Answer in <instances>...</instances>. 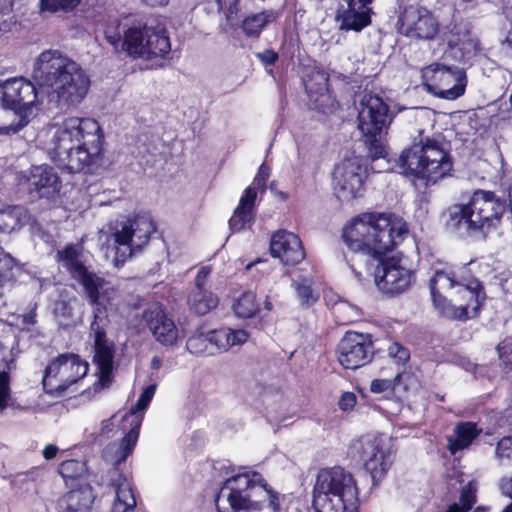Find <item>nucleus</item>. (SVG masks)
I'll return each instance as SVG.
<instances>
[{"label":"nucleus","instance_id":"obj_1","mask_svg":"<svg viewBox=\"0 0 512 512\" xmlns=\"http://www.w3.org/2000/svg\"><path fill=\"white\" fill-rule=\"evenodd\" d=\"M408 233L407 223L393 213L364 212L353 217L342 229L348 250L378 260L374 277L385 294H399L411 284L412 271L402 267L400 260L385 254L393 251Z\"/></svg>","mask_w":512,"mask_h":512},{"label":"nucleus","instance_id":"obj_2","mask_svg":"<svg viewBox=\"0 0 512 512\" xmlns=\"http://www.w3.org/2000/svg\"><path fill=\"white\" fill-rule=\"evenodd\" d=\"M104 132L88 117H68L46 145L51 162L68 173L93 174L104 156Z\"/></svg>","mask_w":512,"mask_h":512},{"label":"nucleus","instance_id":"obj_3","mask_svg":"<svg viewBox=\"0 0 512 512\" xmlns=\"http://www.w3.org/2000/svg\"><path fill=\"white\" fill-rule=\"evenodd\" d=\"M507 210V199L491 190L475 189L467 203L449 206L441 217L447 231L486 240L491 232L500 228Z\"/></svg>","mask_w":512,"mask_h":512},{"label":"nucleus","instance_id":"obj_4","mask_svg":"<svg viewBox=\"0 0 512 512\" xmlns=\"http://www.w3.org/2000/svg\"><path fill=\"white\" fill-rule=\"evenodd\" d=\"M33 77L39 86L52 90L58 105H78L90 88V78L83 68L57 50H47L39 55Z\"/></svg>","mask_w":512,"mask_h":512},{"label":"nucleus","instance_id":"obj_5","mask_svg":"<svg viewBox=\"0 0 512 512\" xmlns=\"http://www.w3.org/2000/svg\"><path fill=\"white\" fill-rule=\"evenodd\" d=\"M397 163L405 177L425 188L451 176L454 169L449 143L435 136L419 135L401 152Z\"/></svg>","mask_w":512,"mask_h":512},{"label":"nucleus","instance_id":"obj_6","mask_svg":"<svg viewBox=\"0 0 512 512\" xmlns=\"http://www.w3.org/2000/svg\"><path fill=\"white\" fill-rule=\"evenodd\" d=\"M318 512H359V489L353 475L340 466L321 469L313 489Z\"/></svg>","mask_w":512,"mask_h":512},{"label":"nucleus","instance_id":"obj_7","mask_svg":"<svg viewBox=\"0 0 512 512\" xmlns=\"http://www.w3.org/2000/svg\"><path fill=\"white\" fill-rule=\"evenodd\" d=\"M141 425V417L135 413H125L121 418L119 429L124 436L115 451V466L107 473L109 486L115 492L111 512H129L134 510L137 505L131 481L119 470L118 466L133 453L139 439Z\"/></svg>","mask_w":512,"mask_h":512},{"label":"nucleus","instance_id":"obj_8","mask_svg":"<svg viewBox=\"0 0 512 512\" xmlns=\"http://www.w3.org/2000/svg\"><path fill=\"white\" fill-rule=\"evenodd\" d=\"M37 98L36 86L24 77L0 82V135L15 134L27 126Z\"/></svg>","mask_w":512,"mask_h":512},{"label":"nucleus","instance_id":"obj_9","mask_svg":"<svg viewBox=\"0 0 512 512\" xmlns=\"http://www.w3.org/2000/svg\"><path fill=\"white\" fill-rule=\"evenodd\" d=\"M358 128L364 138L368 156L374 162L388 156L383 135L387 134L393 115L388 103L379 95L365 93L360 102Z\"/></svg>","mask_w":512,"mask_h":512},{"label":"nucleus","instance_id":"obj_10","mask_svg":"<svg viewBox=\"0 0 512 512\" xmlns=\"http://www.w3.org/2000/svg\"><path fill=\"white\" fill-rule=\"evenodd\" d=\"M88 364L79 355L63 353L52 359L46 366L42 378L46 394L60 397L68 388L82 379L88 372Z\"/></svg>","mask_w":512,"mask_h":512},{"label":"nucleus","instance_id":"obj_11","mask_svg":"<svg viewBox=\"0 0 512 512\" xmlns=\"http://www.w3.org/2000/svg\"><path fill=\"white\" fill-rule=\"evenodd\" d=\"M422 84L431 94L455 100L465 93L467 78L464 67L432 63L421 69Z\"/></svg>","mask_w":512,"mask_h":512},{"label":"nucleus","instance_id":"obj_12","mask_svg":"<svg viewBox=\"0 0 512 512\" xmlns=\"http://www.w3.org/2000/svg\"><path fill=\"white\" fill-rule=\"evenodd\" d=\"M80 252L74 244L66 245L56 253V261L62 263L71 277L82 286L89 305H96L105 299V279L90 271L79 259Z\"/></svg>","mask_w":512,"mask_h":512},{"label":"nucleus","instance_id":"obj_13","mask_svg":"<svg viewBox=\"0 0 512 512\" xmlns=\"http://www.w3.org/2000/svg\"><path fill=\"white\" fill-rule=\"evenodd\" d=\"M376 353L375 340L370 333L346 331L340 339L336 356L344 369L356 370L369 364Z\"/></svg>","mask_w":512,"mask_h":512},{"label":"nucleus","instance_id":"obj_14","mask_svg":"<svg viewBox=\"0 0 512 512\" xmlns=\"http://www.w3.org/2000/svg\"><path fill=\"white\" fill-rule=\"evenodd\" d=\"M441 41L446 45L443 59L456 65H471L481 51L480 41L460 24L447 25L441 34Z\"/></svg>","mask_w":512,"mask_h":512},{"label":"nucleus","instance_id":"obj_15","mask_svg":"<svg viewBox=\"0 0 512 512\" xmlns=\"http://www.w3.org/2000/svg\"><path fill=\"white\" fill-rule=\"evenodd\" d=\"M397 26L400 34L417 40H434L440 32L438 18L419 4L405 6L398 17Z\"/></svg>","mask_w":512,"mask_h":512},{"label":"nucleus","instance_id":"obj_16","mask_svg":"<svg viewBox=\"0 0 512 512\" xmlns=\"http://www.w3.org/2000/svg\"><path fill=\"white\" fill-rule=\"evenodd\" d=\"M333 182L334 192L341 201L349 202L364 194L362 167L354 160L344 159L336 165Z\"/></svg>","mask_w":512,"mask_h":512},{"label":"nucleus","instance_id":"obj_17","mask_svg":"<svg viewBox=\"0 0 512 512\" xmlns=\"http://www.w3.org/2000/svg\"><path fill=\"white\" fill-rule=\"evenodd\" d=\"M19 181L26 186L33 199H52L61 188L58 174L47 164L32 165L27 172L21 174Z\"/></svg>","mask_w":512,"mask_h":512},{"label":"nucleus","instance_id":"obj_18","mask_svg":"<svg viewBox=\"0 0 512 512\" xmlns=\"http://www.w3.org/2000/svg\"><path fill=\"white\" fill-rule=\"evenodd\" d=\"M455 286H461L469 293L470 301L474 303L472 307L473 317L478 316L486 299V294L482 283L477 278L465 282L464 278L457 279L453 271L437 270L429 281L430 292L442 293Z\"/></svg>","mask_w":512,"mask_h":512},{"label":"nucleus","instance_id":"obj_19","mask_svg":"<svg viewBox=\"0 0 512 512\" xmlns=\"http://www.w3.org/2000/svg\"><path fill=\"white\" fill-rule=\"evenodd\" d=\"M105 299H100L98 304L90 305L93 309V320L90 329L94 335L93 362L98 364H114L115 344L107 338L105 323L107 319V307Z\"/></svg>","mask_w":512,"mask_h":512},{"label":"nucleus","instance_id":"obj_20","mask_svg":"<svg viewBox=\"0 0 512 512\" xmlns=\"http://www.w3.org/2000/svg\"><path fill=\"white\" fill-rule=\"evenodd\" d=\"M210 274L211 268L209 266L201 267L194 278L193 287L187 297L189 311L197 316L208 314L219 304L218 296L211 291L209 286Z\"/></svg>","mask_w":512,"mask_h":512},{"label":"nucleus","instance_id":"obj_21","mask_svg":"<svg viewBox=\"0 0 512 512\" xmlns=\"http://www.w3.org/2000/svg\"><path fill=\"white\" fill-rule=\"evenodd\" d=\"M358 454L364 462V468L369 472L373 486H377L386 476L390 464L389 455L383 451L377 438L363 439L359 442Z\"/></svg>","mask_w":512,"mask_h":512},{"label":"nucleus","instance_id":"obj_22","mask_svg":"<svg viewBox=\"0 0 512 512\" xmlns=\"http://www.w3.org/2000/svg\"><path fill=\"white\" fill-rule=\"evenodd\" d=\"M270 253L272 257L279 258L286 266H296L306 257L300 237L285 230H279L272 235Z\"/></svg>","mask_w":512,"mask_h":512},{"label":"nucleus","instance_id":"obj_23","mask_svg":"<svg viewBox=\"0 0 512 512\" xmlns=\"http://www.w3.org/2000/svg\"><path fill=\"white\" fill-rule=\"evenodd\" d=\"M147 326L155 340L163 346L171 347L177 344L179 330L172 317L168 316L161 307L145 311Z\"/></svg>","mask_w":512,"mask_h":512},{"label":"nucleus","instance_id":"obj_24","mask_svg":"<svg viewBox=\"0 0 512 512\" xmlns=\"http://www.w3.org/2000/svg\"><path fill=\"white\" fill-rule=\"evenodd\" d=\"M416 381L413 373L408 371H397L391 377L376 378L371 381L370 391L373 394H383L389 399L395 395L407 393Z\"/></svg>","mask_w":512,"mask_h":512},{"label":"nucleus","instance_id":"obj_25","mask_svg":"<svg viewBox=\"0 0 512 512\" xmlns=\"http://www.w3.org/2000/svg\"><path fill=\"white\" fill-rule=\"evenodd\" d=\"M257 192L251 186L247 187L240 200L238 206L229 219V228L232 233H238L247 227H251L255 221V202Z\"/></svg>","mask_w":512,"mask_h":512},{"label":"nucleus","instance_id":"obj_26","mask_svg":"<svg viewBox=\"0 0 512 512\" xmlns=\"http://www.w3.org/2000/svg\"><path fill=\"white\" fill-rule=\"evenodd\" d=\"M95 500L92 487L89 484L78 485L68 491L60 501L63 512H90Z\"/></svg>","mask_w":512,"mask_h":512},{"label":"nucleus","instance_id":"obj_27","mask_svg":"<svg viewBox=\"0 0 512 512\" xmlns=\"http://www.w3.org/2000/svg\"><path fill=\"white\" fill-rule=\"evenodd\" d=\"M282 15L280 10L265 9L259 13H252L244 17L240 28L247 38L258 39L263 30Z\"/></svg>","mask_w":512,"mask_h":512},{"label":"nucleus","instance_id":"obj_28","mask_svg":"<svg viewBox=\"0 0 512 512\" xmlns=\"http://www.w3.org/2000/svg\"><path fill=\"white\" fill-rule=\"evenodd\" d=\"M207 333L209 340H211L213 355L228 351L235 345L243 344L249 337L245 330H233L231 328H219Z\"/></svg>","mask_w":512,"mask_h":512},{"label":"nucleus","instance_id":"obj_29","mask_svg":"<svg viewBox=\"0 0 512 512\" xmlns=\"http://www.w3.org/2000/svg\"><path fill=\"white\" fill-rule=\"evenodd\" d=\"M481 432L482 430L474 422L464 421L457 423L454 428L455 436L447 438L449 452L454 455L458 451L468 448Z\"/></svg>","mask_w":512,"mask_h":512},{"label":"nucleus","instance_id":"obj_30","mask_svg":"<svg viewBox=\"0 0 512 512\" xmlns=\"http://www.w3.org/2000/svg\"><path fill=\"white\" fill-rule=\"evenodd\" d=\"M146 35L145 55L146 59L165 58L171 51L170 38L165 28L148 26Z\"/></svg>","mask_w":512,"mask_h":512},{"label":"nucleus","instance_id":"obj_31","mask_svg":"<svg viewBox=\"0 0 512 512\" xmlns=\"http://www.w3.org/2000/svg\"><path fill=\"white\" fill-rule=\"evenodd\" d=\"M477 492V484L474 481H469L461 487L459 501L448 505L444 512H489V506L478 505L474 507L478 500Z\"/></svg>","mask_w":512,"mask_h":512},{"label":"nucleus","instance_id":"obj_32","mask_svg":"<svg viewBox=\"0 0 512 512\" xmlns=\"http://www.w3.org/2000/svg\"><path fill=\"white\" fill-rule=\"evenodd\" d=\"M433 305L439 311V313L448 319L451 320H460L466 321L473 317V314L470 315L469 308L472 309L474 303L470 301L466 305H462L460 307L453 306L448 299L439 292H431Z\"/></svg>","mask_w":512,"mask_h":512},{"label":"nucleus","instance_id":"obj_33","mask_svg":"<svg viewBox=\"0 0 512 512\" xmlns=\"http://www.w3.org/2000/svg\"><path fill=\"white\" fill-rule=\"evenodd\" d=\"M148 26L143 25L142 27L132 26L129 27L123 36L122 48L127 52L128 55L133 57L144 58L145 46H146V35Z\"/></svg>","mask_w":512,"mask_h":512},{"label":"nucleus","instance_id":"obj_34","mask_svg":"<svg viewBox=\"0 0 512 512\" xmlns=\"http://www.w3.org/2000/svg\"><path fill=\"white\" fill-rule=\"evenodd\" d=\"M114 244L116 246V258L122 262L129 259L135 248L132 245L133 241V226L129 221V218L122 223L121 229L116 230L113 234Z\"/></svg>","mask_w":512,"mask_h":512},{"label":"nucleus","instance_id":"obj_35","mask_svg":"<svg viewBox=\"0 0 512 512\" xmlns=\"http://www.w3.org/2000/svg\"><path fill=\"white\" fill-rule=\"evenodd\" d=\"M304 86L310 98L313 95L323 96L328 91L329 74L321 67H314L306 75Z\"/></svg>","mask_w":512,"mask_h":512},{"label":"nucleus","instance_id":"obj_36","mask_svg":"<svg viewBox=\"0 0 512 512\" xmlns=\"http://www.w3.org/2000/svg\"><path fill=\"white\" fill-rule=\"evenodd\" d=\"M133 226V235L137 239V248H142L148 244L152 234L156 232V224L154 221L145 215H137L133 218H129Z\"/></svg>","mask_w":512,"mask_h":512},{"label":"nucleus","instance_id":"obj_37","mask_svg":"<svg viewBox=\"0 0 512 512\" xmlns=\"http://www.w3.org/2000/svg\"><path fill=\"white\" fill-rule=\"evenodd\" d=\"M259 310L256 294L250 291L242 293L233 304L235 315L243 319L254 317Z\"/></svg>","mask_w":512,"mask_h":512},{"label":"nucleus","instance_id":"obj_38","mask_svg":"<svg viewBox=\"0 0 512 512\" xmlns=\"http://www.w3.org/2000/svg\"><path fill=\"white\" fill-rule=\"evenodd\" d=\"M58 472L67 486H78L85 473V464L76 459L65 460L59 465Z\"/></svg>","mask_w":512,"mask_h":512},{"label":"nucleus","instance_id":"obj_39","mask_svg":"<svg viewBox=\"0 0 512 512\" xmlns=\"http://www.w3.org/2000/svg\"><path fill=\"white\" fill-rule=\"evenodd\" d=\"M252 493H241L239 490L230 491L227 500L233 511H261L263 503L252 500Z\"/></svg>","mask_w":512,"mask_h":512},{"label":"nucleus","instance_id":"obj_40","mask_svg":"<svg viewBox=\"0 0 512 512\" xmlns=\"http://www.w3.org/2000/svg\"><path fill=\"white\" fill-rule=\"evenodd\" d=\"M186 348L189 353L197 356L213 355L211 349V340H209L208 333H194L186 342Z\"/></svg>","mask_w":512,"mask_h":512},{"label":"nucleus","instance_id":"obj_41","mask_svg":"<svg viewBox=\"0 0 512 512\" xmlns=\"http://www.w3.org/2000/svg\"><path fill=\"white\" fill-rule=\"evenodd\" d=\"M296 295L303 306H312L315 304L319 295L312 287V280L303 278L294 285Z\"/></svg>","mask_w":512,"mask_h":512},{"label":"nucleus","instance_id":"obj_42","mask_svg":"<svg viewBox=\"0 0 512 512\" xmlns=\"http://www.w3.org/2000/svg\"><path fill=\"white\" fill-rule=\"evenodd\" d=\"M80 2L81 0H40V10L49 13H68L76 9Z\"/></svg>","mask_w":512,"mask_h":512},{"label":"nucleus","instance_id":"obj_43","mask_svg":"<svg viewBox=\"0 0 512 512\" xmlns=\"http://www.w3.org/2000/svg\"><path fill=\"white\" fill-rule=\"evenodd\" d=\"M11 376L10 373L2 370L0 371V414L3 413L11 401Z\"/></svg>","mask_w":512,"mask_h":512},{"label":"nucleus","instance_id":"obj_44","mask_svg":"<svg viewBox=\"0 0 512 512\" xmlns=\"http://www.w3.org/2000/svg\"><path fill=\"white\" fill-rule=\"evenodd\" d=\"M15 259L3 249L0 250V285L14 278Z\"/></svg>","mask_w":512,"mask_h":512},{"label":"nucleus","instance_id":"obj_45","mask_svg":"<svg viewBox=\"0 0 512 512\" xmlns=\"http://www.w3.org/2000/svg\"><path fill=\"white\" fill-rule=\"evenodd\" d=\"M241 0H217L218 9L222 11L226 20L232 26L235 21H238V15L241 11Z\"/></svg>","mask_w":512,"mask_h":512},{"label":"nucleus","instance_id":"obj_46","mask_svg":"<svg viewBox=\"0 0 512 512\" xmlns=\"http://www.w3.org/2000/svg\"><path fill=\"white\" fill-rule=\"evenodd\" d=\"M155 390L156 388L154 385L147 386L139 396L136 404L126 413H135L137 416L141 417L142 423L144 419V413L142 411L148 407L150 401L154 396Z\"/></svg>","mask_w":512,"mask_h":512},{"label":"nucleus","instance_id":"obj_47","mask_svg":"<svg viewBox=\"0 0 512 512\" xmlns=\"http://www.w3.org/2000/svg\"><path fill=\"white\" fill-rule=\"evenodd\" d=\"M225 484L231 485L230 491L239 490L241 493H251V481L249 473H240L226 480Z\"/></svg>","mask_w":512,"mask_h":512},{"label":"nucleus","instance_id":"obj_48","mask_svg":"<svg viewBox=\"0 0 512 512\" xmlns=\"http://www.w3.org/2000/svg\"><path fill=\"white\" fill-rule=\"evenodd\" d=\"M496 179L500 185L508 194L512 196V169L508 168L506 162L501 158V166L496 174Z\"/></svg>","mask_w":512,"mask_h":512},{"label":"nucleus","instance_id":"obj_49","mask_svg":"<svg viewBox=\"0 0 512 512\" xmlns=\"http://www.w3.org/2000/svg\"><path fill=\"white\" fill-rule=\"evenodd\" d=\"M388 355L399 365H405L410 360V351L399 342H393L388 347Z\"/></svg>","mask_w":512,"mask_h":512},{"label":"nucleus","instance_id":"obj_50","mask_svg":"<svg viewBox=\"0 0 512 512\" xmlns=\"http://www.w3.org/2000/svg\"><path fill=\"white\" fill-rule=\"evenodd\" d=\"M499 359L504 367L512 370V338H505L497 345Z\"/></svg>","mask_w":512,"mask_h":512},{"label":"nucleus","instance_id":"obj_51","mask_svg":"<svg viewBox=\"0 0 512 512\" xmlns=\"http://www.w3.org/2000/svg\"><path fill=\"white\" fill-rule=\"evenodd\" d=\"M249 479L251 481V488L252 490L258 486L262 488L268 495V500L272 499V495L275 494L276 496L280 497V494L275 491L265 480L263 475L257 471H253L249 473Z\"/></svg>","mask_w":512,"mask_h":512},{"label":"nucleus","instance_id":"obj_52","mask_svg":"<svg viewBox=\"0 0 512 512\" xmlns=\"http://www.w3.org/2000/svg\"><path fill=\"white\" fill-rule=\"evenodd\" d=\"M270 176V168L265 163L261 164L258 172L253 180V186L252 188L260 189L264 191L266 189V181L268 180Z\"/></svg>","mask_w":512,"mask_h":512},{"label":"nucleus","instance_id":"obj_53","mask_svg":"<svg viewBox=\"0 0 512 512\" xmlns=\"http://www.w3.org/2000/svg\"><path fill=\"white\" fill-rule=\"evenodd\" d=\"M99 382L103 387H108L113 382L114 364H98Z\"/></svg>","mask_w":512,"mask_h":512},{"label":"nucleus","instance_id":"obj_54","mask_svg":"<svg viewBox=\"0 0 512 512\" xmlns=\"http://www.w3.org/2000/svg\"><path fill=\"white\" fill-rule=\"evenodd\" d=\"M256 58L263 64L264 67L273 66L279 59L278 53L273 49H265L263 52L255 54Z\"/></svg>","mask_w":512,"mask_h":512},{"label":"nucleus","instance_id":"obj_55","mask_svg":"<svg viewBox=\"0 0 512 512\" xmlns=\"http://www.w3.org/2000/svg\"><path fill=\"white\" fill-rule=\"evenodd\" d=\"M0 220L4 222L5 229L14 230L20 225L19 218L16 215V208L3 211L0 214Z\"/></svg>","mask_w":512,"mask_h":512},{"label":"nucleus","instance_id":"obj_56","mask_svg":"<svg viewBox=\"0 0 512 512\" xmlns=\"http://www.w3.org/2000/svg\"><path fill=\"white\" fill-rule=\"evenodd\" d=\"M500 490L504 496L512 499V476L503 477L501 479ZM502 512H512V502L508 504Z\"/></svg>","mask_w":512,"mask_h":512},{"label":"nucleus","instance_id":"obj_57","mask_svg":"<svg viewBox=\"0 0 512 512\" xmlns=\"http://www.w3.org/2000/svg\"><path fill=\"white\" fill-rule=\"evenodd\" d=\"M338 405L343 411L351 410L356 405V395L353 392L343 393L339 399Z\"/></svg>","mask_w":512,"mask_h":512},{"label":"nucleus","instance_id":"obj_58","mask_svg":"<svg viewBox=\"0 0 512 512\" xmlns=\"http://www.w3.org/2000/svg\"><path fill=\"white\" fill-rule=\"evenodd\" d=\"M58 447L54 444H47L43 451H42V454H43V457L46 459V460H51L53 458L56 457L57 453H58Z\"/></svg>","mask_w":512,"mask_h":512},{"label":"nucleus","instance_id":"obj_59","mask_svg":"<svg viewBox=\"0 0 512 512\" xmlns=\"http://www.w3.org/2000/svg\"><path fill=\"white\" fill-rule=\"evenodd\" d=\"M269 507L272 509L273 512H281L280 497L273 494L272 499L269 500Z\"/></svg>","mask_w":512,"mask_h":512},{"label":"nucleus","instance_id":"obj_60","mask_svg":"<svg viewBox=\"0 0 512 512\" xmlns=\"http://www.w3.org/2000/svg\"><path fill=\"white\" fill-rule=\"evenodd\" d=\"M23 323L26 325H35L37 323L35 311H30L23 317Z\"/></svg>","mask_w":512,"mask_h":512},{"label":"nucleus","instance_id":"obj_61","mask_svg":"<svg viewBox=\"0 0 512 512\" xmlns=\"http://www.w3.org/2000/svg\"><path fill=\"white\" fill-rule=\"evenodd\" d=\"M142 2L151 7H163L169 3V0H142Z\"/></svg>","mask_w":512,"mask_h":512},{"label":"nucleus","instance_id":"obj_62","mask_svg":"<svg viewBox=\"0 0 512 512\" xmlns=\"http://www.w3.org/2000/svg\"><path fill=\"white\" fill-rule=\"evenodd\" d=\"M120 40V35H117V37H109V42L115 46L120 42Z\"/></svg>","mask_w":512,"mask_h":512},{"label":"nucleus","instance_id":"obj_63","mask_svg":"<svg viewBox=\"0 0 512 512\" xmlns=\"http://www.w3.org/2000/svg\"><path fill=\"white\" fill-rule=\"evenodd\" d=\"M506 40H507L508 44L510 46H512V21H511L510 29H509V32H508Z\"/></svg>","mask_w":512,"mask_h":512},{"label":"nucleus","instance_id":"obj_64","mask_svg":"<svg viewBox=\"0 0 512 512\" xmlns=\"http://www.w3.org/2000/svg\"><path fill=\"white\" fill-rule=\"evenodd\" d=\"M265 308H266L267 310H271V308H272V304H271V302H270V301H268V300H267V301L265 302Z\"/></svg>","mask_w":512,"mask_h":512}]
</instances>
